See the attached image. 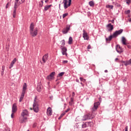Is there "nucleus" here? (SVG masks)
Returning a JSON list of instances; mask_svg holds the SVG:
<instances>
[{"label":"nucleus","instance_id":"48","mask_svg":"<svg viewBox=\"0 0 131 131\" xmlns=\"http://www.w3.org/2000/svg\"><path fill=\"white\" fill-rule=\"evenodd\" d=\"M88 50H90V49H91V46L90 45H88Z\"/></svg>","mask_w":131,"mask_h":131},{"label":"nucleus","instance_id":"60","mask_svg":"<svg viewBox=\"0 0 131 131\" xmlns=\"http://www.w3.org/2000/svg\"><path fill=\"white\" fill-rule=\"evenodd\" d=\"M60 7H61V4L59 5V8H60Z\"/></svg>","mask_w":131,"mask_h":131},{"label":"nucleus","instance_id":"11","mask_svg":"<svg viewBox=\"0 0 131 131\" xmlns=\"http://www.w3.org/2000/svg\"><path fill=\"white\" fill-rule=\"evenodd\" d=\"M116 50L117 53L119 54H121V53H123V51L122 50V48L120 47V45H118L116 46Z\"/></svg>","mask_w":131,"mask_h":131},{"label":"nucleus","instance_id":"28","mask_svg":"<svg viewBox=\"0 0 131 131\" xmlns=\"http://www.w3.org/2000/svg\"><path fill=\"white\" fill-rule=\"evenodd\" d=\"M65 46V40L63 39L62 40H61V45L60 46V48H65V47H64Z\"/></svg>","mask_w":131,"mask_h":131},{"label":"nucleus","instance_id":"40","mask_svg":"<svg viewBox=\"0 0 131 131\" xmlns=\"http://www.w3.org/2000/svg\"><path fill=\"white\" fill-rule=\"evenodd\" d=\"M14 113H12V114H11V118H14Z\"/></svg>","mask_w":131,"mask_h":131},{"label":"nucleus","instance_id":"8","mask_svg":"<svg viewBox=\"0 0 131 131\" xmlns=\"http://www.w3.org/2000/svg\"><path fill=\"white\" fill-rule=\"evenodd\" d=\"M99 105H100V102H96L94 103V106L92 108V112H95V111H97V109H98Z\"/></svg>","mask_w":131,"mask_h":131},{"label":"nucleus","instance_id":"43","mask_svg":"<svg viewBox=\"0 0 131 131\" xmlns=\"http://www.w3.org/2000/svg\"><path fill=\"white\" fill-rule=\"evenodd\" d=\"M128 130V127L127 126H126V127H125V131H127Z\"/></svg>","mask_w":131,"mask_h":131},{"label":"nucleus","instance_id":"56","mask_svg":"<svg viewBox=\"0 0 131 131\" xmlns=\"http://www.w3.org/2000/svg\"><path fill=\"white\" fill-rule=\"evenodd\" d=\"M48 2H49V0H46L45 1V3H48Z\"/></svg>","mask_w":131,"mask_h":131},{"label":"nucleus","instance_id":"58","mask_svg":"<svg viewBox=\"0 0 131 131\" xmlns=\"http://www.w3.org/2000/svg\"><path fill=\"white\" fill-rule=\"evenodd\" d=\"M41 3H42V4H43V1L42 0V1H41Z\"/></svg>","mask_w":131,"mask_h":131},{"label":"nucleus","instance_id":"35","mask_svg":"<svg viewBox=\"0 0 131 131\" xmlns=\"http://www.w3.org/2000/svg\"><path fill=\"white\" fill-rule=\"evenodd\" d=\"M65 114H66V113L63 112L61 115H60V117H63V116H64V115H65Z\"/></svg>","mask_w":131,"mask_h":131},{"label":"nucleus","instance_id":"3","mask_svg":"<svg viewBox=\"0 0 131 131\" xmlns=\"http://www.w3.org/2000/svg\"><path fill=\"white\" fill-rule=\"evenodd\" d=\"M33 108L34 112L37 113L38 112V99L37 96H35L34 100V103L33 104Z\"/></svg>","mask_w":131,"mask_h":131},{"label":"nucleus","instance_id":"13","mask_svg":"<svg viewBox=\"0 0 131 131\" xmlns=\"http://www.w3.org/2000/svg\"><path fill=\"white\" fill-rule=\"evenodd\" d=\"M62 55H66L67 56V48L66 47H60Z\"/></svg>","mask_w":131,"mask_h":131},{"label":"nucleus","instance_id":"9","mask_svg":"<svg viewBox=\"0 0 131 131\" xmlns=\"http://www.w3.org/2000/svg\"><path fill=\"white\" fill-rule=\"evenodd\" d=\"M83 38L84 40H89V37L88 35V33L85 31V30H83Z\"/></svg>","mask_w":131,"mask_h":131},{"label":"nucleus","instance_id":"6","mask_svg":"<svg viewBox=\"0 0 131 131\" xmlns=\"http://www.w3.org/2000/svg\"><path fill=\"white\" fill-rule=\"evenodd\" d=\"M55 74H56V72H52L47 77V79L48 80H49V81H51V80H53L54 78H55Z\"/></svg>","mask_w":131,"mask_h":131},{"label":"nucleus","instance_id":"30","mask_svg":"<svg viewBox=\"0 0 131 131\" xmlns=\"http://www.w3.org/2000/svg\"><path fill=\"white\" fill-rule=\"evenodd\" d=\"M37 91L39 93H40V92H41V85H38L37 86Z\"/></svg>","mask_w":131,"mask_h":131},{"label":"nucleus","instance_id":"39","mask_svg":"<svg viewBox=\"0 0 131 131\" xmlns=\"http://www.w3.org/2000/svg\"><path fill=\"white\" fill-rule=\"evenodd\" d=\"M70 111V108H68L67 110H66L64 112L67 113V112H69Z\"/></svg>","mask_w":131,"mask_h":131},{"label":"nucleus","instance_id":"42","mask_svg":"<svg viewBox=\"0 0 131 131\" xmlns=\"http://www.w3.org/2000/svg\"><path fill=\"white\" fill-rule=\"evenodd\" d=\"M93 124V123H89V124H87L88 126H92V124Z\"/></svg>","mask_w":131,"mask_h":131},{"label":"nucleus","instance_id":"16","mask_svg":"<svg viewBox=\"0 0 131 131\" xmlns=\"http://www.w3.org/2000/svg\"><path fill=\"white\" fill-rule=\"evenodd\" d=\"M16 111H17V104L16 103H14L12 106V112L15 113H16Z\"/></svg>","mask_w":131,"mask_h":131},{"label":"nucleus","instance_id":"51","mask_svg":"<svg viewBox=\"0 0 131 131\" xmlns=\"http://www.w3.org/2000/svg\"><path fill=\"white\" fill-rule=\"evenodd\" d=\"M111 22H112V23H114V19L111 20Z\"/></svg>","mask_w":131,"mask_h":131},{"label":"nucleus","instance_id":"1","mask_svg":"<svg viewBox=\"0 0 131 131\" xmlns=\"http://www.w3.org/2000/svg\"><path fill=\"white\" fill-rule=\"evenodd\" d=\"M25 2V0H15L14 9L13 12V18H16V14L17 12V9L19 7L20 5Z\"/></svg>","mask_w":131,"mask_h":131},{"label":"nucleus","instance_id":"22","mask_svg":"<svg viewBox=\"0 0 131 131\" xmlns=\"http://www.w3.org/2000/svg\"><path fill=\"white\" fill-rule=\"evenodd\" d=\"M90 123H92V122H85L82 125V128H85V127H88V124H90Z\"/></svg>","mask_w":131,"mask_h":131},{"label":"nucleus","instance_id":"64","mask_svg":"<svg viewBox=\"0 0 131 131\" xmlns=\"http://www.w3.org/2000/svg\"><path fill=\"white\" fill-rule=\"evenodd\" d=\"M27 131H29V130H28Z\"/></svg>","mask_w":131,"mask_h":131},{"label":"nucleus","instance_id":"2","mask_svg":"<svg viewBox=\"0 0 131 131\" xmlns=\"http://www.w3.org/2000/svg\"><path fill=\"white\" fill-rule=\"evenodd\" d=\"M30 33L33 37L37 35V29H35L34 30V24H33V23H32L30 26Z\"/></svg>","mask_w":131,"mask_h":131},{"label":"nucleus","instance_id":"29","mask_svg":"<svg viewBox=\"0 0 131 131\" xmlns=\"http://www.w3.org/2000/svg\"><path fill=\"white\" fill-rule=\"evenodd\" d=\"M106 8L107 9H111V10H113L114 6L113 5H107L106 6Z\"/></svg>","mask_w":131,"mask_h":131},{"label":"nucleus","instance_id":"7","mask_svg":"<svg viewBox=\"0 0 131 131\" xmlns=\"http://www.w3.org/2000/svg\"><path fill=\"white\" fill-rule=\"evenodd\" d=\"M122 32H123V29H120V30L116 31L113 34L114 37H115V38H116V37H117V36H118V35H120V34H121V33H122Z\"/></svg>","mask_w":131,"mask_h":131},{"label":"nucleus","instance_id":"38","mask_svg":"<svg viewBox=\"0 0 131 131\" xmlns=\"http://www.w3.org/2000/svg\"><path fill=\"white\" fill-rule=\"evenodd\" d=\"M126 2L127 5H129V4H130V0H126Z\"/></svg>","mask_w":131,"mask_h":131},{"label":"nucleus","instance_id":"59","mask_svg":"<svg viewBox=\"0 0 131 131\" xmlns=\"http://www.w3.org/2000/svg\"><path fill=\"white\" fill-rule=\"evenodd\" d=\"M61 116L58 118V119H61Z\"/></svg>","mask_w":131,"mask_h":131},{"label":"nucleus","instance_id":"37","mask_svg":"<svg viewBox=\"0 0 131 131\" xmlns=\"http://www.w3.org/2000/svg\"><path fill=\"white\" fill-rule=\"evenodd\" d=\"M62 63H63V64H67V63H68V60H63Z\"/></svg>","mask_w":131,"mask_h":131},{"label":"nucleus","instance_id":"36","mask_svg":"<svg viewBox=\"0 0 131 131\" xmlns=\"http://www.w3.org/2000/svg\"><path fill=\"white\" fill-rule=\"evenodd\" d=\"M125 14H129L130 13V11L129 10H128L125 12Z\"/></svg>","mask_w":131,"mask_h":131},{"label":"nucleus","instance_id":"55","mask_svg":"<svg viewBox=\"0 0 131 131\" xmlns=\"http://www.w3.org/2000/svg\"><path fill=\"white\" fill-rule=\"evenodd\" d=\"M1 75H4V72H2Z\"/></svg>","mask_w":131,"mask_h":131},{"label":"nucleus","instance_id":"41","mask_svg":"<svg viewBox=\"0 0 131 131\" xmlns=\"http://www.w3.org/2000/svg\"><path fill=\"white\" fill-rule=\"evenodd\" d=\"M69 105H70V106H72V105H73V102H69Z\"/></svg>","mask_w":131,"mask_h":131},{"label":"nucleus","instance_id":"47","mask_svg":"<svg viewBox=\"0 0 131 131\" xmlns=\"http://www.w3.org/2000/svg\"><path fill=\"white\" fill-rule=\"evenodd\" d=\"M8 7H9V3H7L6 6V9H8Z\"/></svg>","mask_w":131,"mask_h":131},{"label":"nucleus","instance_id":"46","mask_svg":"<svg viewBox=\"0 0 131 131\" xmlns=\"http://www.w3.org/2000/svg\"><path fill=\"white\" fill-rule=\"evenodd\" d=\"M73 101H74L73 98H71V101L70 102H72L73 103Z\"/></svg>","mask_w":131,"mask_h":131},{"label":"nucleus","instance_id":"57","mask_svg":"<svg viewBox=\"0 0 131 131\" xmlns=\"http://www.w3.org/2000/svg\"><path fill=\"white\" fill-rule=\"evenodd\" d=\"M117 60H118V58H116L115 59V61H117Z\"/></svg>","mask_w":131,"mask_h":131},{"label":"nucleus","instance_id":"20","mask_svg":"<svg viewBox=\"0 0 131 131\" xmlns=\"http://www.w3.org/2000/svg\"><path fill=\"white\" fill-rule=\"evenodd\" d=\"M70 30V28L67 27L62 30V33H63V34H66V33H68V31H69Z\"/></svg>","mask_w":131,"mask_h":131},{"label":"nucleus","instance_id":"10","mask_svg":"<svg viewBox=\"0 0 131 131\" xmlns=\"http://www.w3.org/2000/svg\"><path fill=\"white\" fill-rule=\"evenodd\" d=\"M21 115L23 117H24V116L27 117V116H29V112L27 110H24L23 111Z\"/></svg>","mask_w":131,"mask_h":131},{"label":"nucleus","instance_id":"45","mask_svg":"<svg viewBox=\"0 0 131 131\" xmlns=\"http://www.w3.org/2000/svg\"><path fill=\"white\" fill-rule=\"evenodd\" d=\"M50 100H53V95H51L50 96Z\"/></svg>","mask_w":131,"mask_h":131},{"label":"nucleus","instance_id":"18","mask_svg":"<svg viewBox=\"0 0 131 131\" xmlns=\"http://www.w3.org/2000/svg\"><path fill=\"white\" fill-rule=\"evenodd\" d=\"M26 90H27V84H26V83H24V84L23 85V87L22 93L24 94H25L26 92Z\"/></svg>","mask_w":131,"mask_h":131},{"label":"nucleus","instance_id":"12","mask_svg":"<svg viewBox=\"0 0 131 131\" xmlns=\"http://www.w3.org/2000/svg\"><path fill=\"white\" fill-rule=\"evenodd\" d=\"M42 60L43 62V63H46L48 60H49V53H47L45 54L42 57Z\"/></svg>","mask_w":131,"mask_h":131},{"label":"nucleus","instance_id":"25","mask_svg":"<svg viewBox=\"0 0 131 131\" xmlns=\"http://www.w3.org/2000/svg\"><path fill=\"white\" fill-rule=\"evenodd\" d=\"M51 7H52V5L45 6L44 11H48V10H49Z\"/></svg>","mask_w":131,"mask_h":131},{"label":"nucleus","instance_id":"24","mask_svg":"<svg viewBox=\"0 0 131 131\" xmlns=\"http://www.w3.org/2000/svg\"><path fill=\"white\" fill-rule=\"evenodd\" d=\"M112 38H115V37L113 36V34L110 36L108 38H106V40H109L110 41L112 40Z\"/></svg>","mask_w":131,"mask_h":131},{"label":"nucleus","instance_id":"62","mask_svg":"<svg viewBox=\"0 0 131 131\" xmlns=\"http://www.w3.org/2000/svg\"><path fill=\"white\" fill-rule=\"evenodd\" d=\"M80 83H81V84H82V82H81Z\"/></svg>","mask_w":131,"mask_h":131},{"label":"nucleus","instance_id":"5","mask_svg":"<svg viewBox=\"0 0 131 131\" xmlns=\"http://www.w3.org/2000/svg\"><path fill=\"white\" fill-rule=\"evenodd\" d=\"M72 0H63V4L64 5V8L67 9L68 7H70L71 5Z\"/></svg>","mask_w":131,"mask_h":131},{"label":"nucleus","instance_id":"50","mask_svg":"<svg viewBox=\"0 0 131 131\" xmlns=\"http://www.w3.org/2000/svg\"><path fill=\"white\" fill-rule=\"evenodd\" d=\"M5 131H11V130L9 128L6 129Z\"/></svg>","mask_w":131,"mask_h":131},{"label":"nucleus","instance_id":"23","mask_svg":"<svg viewBox=\"0 0 131 131\" xmlns=\"http://www.w3.org/2000/svg\"><path fill=\"white\" fill-rule=\"evenodd\" d=\"M122 43L126 46V39L124 37H122Z\"/></svg>","mask_w":131,"mask_h":131},{"label":"nucleus","instance_id":"4","mask_svg":"<svg viewBox=\"0 0 131 131\" xmlns=\"http://www.w3.org/2000/svg\"><path fill=\"white\" fill-rule=\"evenodd\" d=\"M95 117V116L92 115L91 114H87L86 115H85L83 117V121H84L85 120H88V119H93Z\"/></svg>","mask_w":131,"mask_h":131},{"label":"nucleus","instance_id":"14","mask_svg":"<svg viewBox=\"0 0 131 131\" xmlns=\"http://www.w3.org/2000/svg\"><path fill=\"white\" fill-rule=\"evenodd\" d=\"M122 63H123L125 66H127V65H131V59L127 61H123Z\"/></svg>","mask_w":131,"mask_h":131},{"label":"nucleus","instance_id":"44","mask_svg":"<svg viewBox=\"0 0 131 131\" xmlns=\"http://www.w3.org/2000/svg\"><path fill=\"white\" fill-rule=\"evenodd\" d=\"M127 48L128 49H131V46L128 45H127Z\"/></svg>","mask_w":131,"mask_h":131},{"label":"nucleus","instance_id":"61","mask_svg":"<svg viewBox=\"0 0 131 131\" xmlns=\"http://www.w3.org/2000/svg\"><path fill=\"white\" fill-rule=\"evenodd\" d=\"M57 80H58V79H57L56 80V81H57Z\"/></svg>","mask_w":131,"mask_h":131},{"label":"nucleus","instance_id":"19","mask_svg":"<svg viewBox=\"0 0 131 131\" xmlns=\"http://www.w3.org/2000/svg\"><path fill=\"white\" fill-rule=\"evenodd\" d=\"M107 27L108 28V31H112V30L113 29V25H112L111 24H108L107 25Z\"/></svg>","mask_w":131,"mask_h":131},{"label":"nucleus","instance_id":"27","mask_svg":"<svg viewBox=\"0 0 131 131\" xmlns=\"http://www.w3.org/2000/svg\"><path fill=\"white\" fill-rule=\"evenodd\" d=\"M72 41H73V39L72 38V37H70L68 41L69 45H71L72 43Z\"/></svg>","mask_w":131,"mask_h":131},{"label":"nucleus","instance_id":"34","mask_svg":"<svg viewBox=\"0 0 131 131\" xmlns=\"http://www.w3.org/2000/svg\"><path fill=\"white\" fill-rule=\"evenodd\" d=\"M67 16H68V13H64L62 15V18H65V17H67Z\"/></svg>","mask_w":131,"mask_h":131},{"label":"nucleus","instance_id":"53","mask_svg":"<svg viewBox=\"0 0 131 131\" xmlns=\"http://www.w3.org/2000/svg\"><path fill=\"white\" fill-rule=\"evenodd\" d=\"M75 95V94H74V92H73V93H72V96H74Z\"/></svg>","mask_w":131,"mask_h":131},{"label":"nucleus","instance_id":"54","mask_svg":"<svg viewBox=\"0 0 131 131\" xmlns=\"http://www.w3.org/2000/svg\"><path fill=\"white\" fill-rule=\"evenodd\" d=\"M129 22H131V18H130L128 20Z\"/></svg>","mask_w":131,"mask_h":131},{"label":"nucleus","instance_id":"31","mask_svg":"<svg viewBox=\"0 0 131 131\" xmlns=\"http://www.w3.org/2000/svg\"><path fill=\"white\" fill-rule=\"evenodd\" d=\"M89 4L90 7H94L95 6V3L93 1L89 2Z\"/></svg>","mask_w":131,"mask_h":131},{"label":"nucleus","instance_id":"32","mask_svg":"<svg viewBox=\"0 0 131 131\" xmlns=\"http://www.w3.org/2000/svg\"><path fill=\"white\" fill-rule=\"evenodd\" d=\"M65 74V72H61L58 74L57 77H61V76H63Z\"/></svg>","mask_w":131,"mask_h":131},{"label":"nucleus","instance_id":"49","mask_svg":"<svg viewBox=\"0 0 131 131\" xmlns=\"http://www.w3.org/2000/svg\"><path fill=\"white\" fill-rule=\"evenodd\" d=\"M76 82H79V80L78 79H76Z\"/></svg>","mask_w":131,"mask_h":131},{"label":"nucleus","instance_id":"26","mask_svg":"<svg viewBox=\"0 0 131 131\" xmlns=\"http://www.w3.org/2000/svg\"><path fill=\"white\" fill-rule=\"evenodd\" d=\"M24 96H25V93H22L19 99V102H22V100L24 98Z\"/></svg>","mask_w":131,"mask_h":131},{"label":"nucleus","instance_id":"63","mask_svg":"<svg viewBox=\"0 0 131 131\" xmlns=\"http://www.w3.org/2000/svg\"><path fill=\"white\" fill-rule=\"evenodd\" d=\"M35 126H33V127H35Z\"/></svg>","mask_w":131,"mask_h":131},{"label":"nucleus","instance_id":"15","mask_svg":"<svg viewBox=\"0 0 131 131\" xmlns=\"http://www.w3.org/2000/svg\"><path fill=\"white\" fill-rule=\"evenodd\" d=\"M53 113V112L52 111V108L50 107H48L47 111V115H49V116H51Z\"/></svg>","mask_w":131,"mask_h":131},{"label":"nucleus","instance_id":"21","mask_svg":"<svg viewBox=\"0 0 131 131\" xmlns=\"http://www.w3.org/2000/svg\"><path fill=\"white\" fill-rule=\"evenodd\" d=\"M26 120H27V117L24 116L20 120V122L24 123V122H26Z\"/></svg>","mask_w":131,"mask_h":131},{"label":"nucleus","instance_id":"52","mask_svg":"<svg viewBox=\"0 0 131 131\" xmlns=\"http://www.w3.org/2000/svg\"><path fill=\"white\" fill-rule=\"evenodd\" d=\"M104 72H105V73H107V72H108V70H105L104 71Z\"/></svg>","mask_w":131,"mask_h":131},{"label":"nucleus","instance_id":"17","mask_svg":"<svg viewBox=\"0 0 131 131\" xmlns=\"http://www.w3.org/2000/svg\"><path fill=\"white\" fill-rule=\"evenodd\" d=\"M16 61H17V59L16 58H14L13 61H11L10 66L9 67V69H11V68H13V67L14 66V64L16 63Z\"/></svg>","mask_w":131,"mask_h":131},{"label":"nucleus","instance_id":"33","mask_svg":"<svg viewBox=\"0 0 131 131\" xmlns=\"http://www.w3.org/2000/svg\"><path fill=\"white\" fill-rule=\"evenodd\" d=\"M80 80L81 81H82L83 82H84V81H85V79H83V78L82 77H80Z\"/></svg>","mask_w":131,"mask_h":131}]
</instances>
